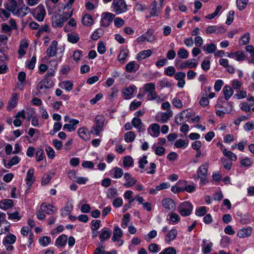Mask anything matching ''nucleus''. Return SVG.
Instances as JSON below:
<instances>
[{
    "mask_svg": "<svg viewBox=\"0 0 254 254\" xmlns=\"http://www.w3.org/2000/svg\"><path fill=\"white\" fill-rule=\"evenodd\" d=\"M111 7L113 11L117 14L125 13L128 10V5L125 0H113Z\"/></svg>",
    "mask_w": 254,
    "mask_h": 254,
    "instance_id": "obj_1",
    "label": "nucleus"
},
{
    "mask_svg": "<svg viewBox=\"0 0 254 254\" xmlns=\"http://www.w3.org/2000/svg\"><path fill=\"white\" fill-rule=\"evenodd\" d=\"M105 117L103 115H98L94 119V126L92 127L91 132L95 133L98 135L103 130L105 123Z\"/></svg>",
    "mask_w": 254,
    "mask_h": 254,
    "instance_id": "obj_2",
    "label": "nucleus"
},
{
    "mask_svg": "<svg viewBox=\"0 0 254 254\" xmlns=\"http://www.w3.org/2000/svg\"><path fill=\"white\" fill-rule=\"evenodd\" d=\"M193 206L189 201H185L181 204L178 207V211L182 216H189L192 210Z\"/></svg>",
    "mask_w": 254,
    "mask_h": 254,
    "instance_id": "obj_3",
    "label": "nucleus"
},
{
    "mask_svg": "<svg viewBox=\"0 0 254 254\" xmlns=\"http://www.w3.org/2000/svg\"><path fill=\"white\" fill-rule=\"evenodd\" d=\"M115 17V15L113 13L103 12L100 21L101 26L104 27L109 26Z\"/></svg>",
    "mask_w": 254,
    "mask_h": 254,
    "instance_id": "obj_4",
    "label": "nucleus"
},
{
    "mask_svg": "<svg viewBox=\"0 0 254 254\" xmlns=\"http://www.w3.org/2000/svg\"><path fill=\"white\" fill-rule=\"evenodd\" d=\"M53 85L54 82L53 80L48 76H46L38 84L37 89L38 90H41L44 89H49L53 87Z\"/></svg>",
    "mask_w": 254,
    "mask_h": 254,
    "instance_id": "obj_5",
    "label": "nucleus"
},
{
    "mask_svg": "<svg viewBox=\"0 0 254 254\" xmlns=\"http://www.w3.org/2000/svg\"><path fill=\"white\" fill-rule=\"evenodd\" d=\"M208 167V164L205 163L202 164L198 169V178L200 179L201 182H204L205 181L207 175Z\"/></svg>",
    "mask_w": 254,
    "mask_h": 254,
    "instance_id": "obj_6",
    "label": "nucleus"
},
{
    "mask_svg": "<svg viewBox=\"0 0 254 254\" xmlns=\"http://www.w3.org/2000/svg\"><path fill=\"white\" fill-rule=\"evenodd\" d=\"M35 18L39 21H42L46 15V10L43 5H38L34 11Z\"/></svg>",
    "mask_w": 254,
    "mask_h": 254,
    "instance_id": "obj_7",
    "label": "nucleus"
},
{
    "mask_svg": "<svg viewBox=\"0 0 254 254\" xmlns=\"http://www.w3.org/2000/svg\"><path fill=\"white\" fill-rule=\"evenodd\" d=\"M178 231L176 229H172L169 231L164 237L165 242L170 244V243L176 239L178 235Z\"/></svg>",
    "mask_w": 254,
    "mask_h": 254,
    "instance_id": "obj_8",
    "label": "nucleus"
},
{
    "mask_svg": "<svg viewBox=\"0 0 254 254\" xmlns=\"http://www.w3.org/2000/svg\"><path fill=\"white\" fill-rule=\"evenodd\" d=\"M123 235V233L122 230L118 226H116L113 231V236L112 238V240L114 242L120 241L121 242L120 246H121L123 244V241H120V239Z\"/></svg>",
    "mask_w": 254,
    "mask_h": 254,
    "instance_id": "obj_9",
    "label": "nucleus"
},
{
    "mask_svg": "<svg viewBox=\"0 0 254 254\" xmlns=\"http://www.w3.org/2000/svg\"><path fill=\"white\" fill-rule=\"evenodd\" d=\"M137 88L134 85H131L129 87L123 89L122 92L125 96V99H130L133 92Z\"/></svg>",
    "mask_w": 254,
    "mask_h": 254,
    "instance_id": "obj_10",
    "label": "nucleus"
},
{
    "mask_svg": "<svg viewBox=\"0 0 254 254\" xmlns=\"http://www.w3.org/2000/svg\"><path fill=\"white\" fill-rule=\"evenodd\" d=\"M149 134L153 137H158L160 134V126L157 124L151 125L148 128Z\"/></svg>",
    "mask_w": 254,
    "mask_h": 254,
    "instance_id": "obj_11",
    "label": "nucleus"
},
{
    "mask_svg": "<svg viewBox=\"0 0 254 254\" xmlns=\"http://www.w3.org/2000/svg\"><path fill=\"white\" fill-rule=\"evenodd\" d=\"M124 179L126 182L124 184V186L126 188H130L134 186L136 183V180L132 178L131 175L128 173H126L124 174Z\"/></svg>",
    "mask_w": 254,
    "mask_h": 254,
    "instance_id": "obj_12",
    "label": "nucleus"
},
{
    "mask_svg": "<svg viewBox=\"0 0 254 254\" xmlns=\"http://www.w3.org/2000/svg\"><path fill=\"white\" fill-rule=\"evenodd\" d=\"M57 46L58 42L56 40L53 41L47 50V55L48 57H54L56 55Z\"/></svg>",
    "mask_w": 254,
    "mask_h": 254,
    "instance_id": "obj_13",
    "label": "nucleus"
},
{
    "mask_svg": "<svg viewBox=\"0 0 254 254\" xmlns=\"http://www.w3.org/2000/svg\"><path fill=\"white\" fill-rule=\"evenodd\" d=\"M252 232V229L251 227L243 228L238 231L237 236L240 238H244L250 236Z\"/></svg>",
    "mask_w": 254,
    "mask_h": 254,
    "instance_id": "obj_14",
    "label": "nucleus"
},
{
    "mask_svg": "<svg viewBox=\"0 0 254 254\" xmlns=\"http://www.w3.org/2000/svg\"><path fill=\"white\" fill-rule=\"evenodd\" d=\"M78 134L79 137L84 140H88L90 139V135L88 130L85 127H81L78 129Z\"/></svg>",
    "mask_w": 254,
    "mask_h": 254,
    "instance_id": "obj_15",
    "label": "nucleus"
},
{
    "mask_svg": "<svg viewBox=\"0 0 254 254\" xmlns=\"http://www.w3.org/2000/svg\"><path fill=\"white\" fill-rule=\"evenodd\" d=\"M163 206L167 209L172 210L175 208V204L174 201L169 198L164 199L162 201Z\"/></svg>",
    "mask_w": 254,
    "mask_h": 254,
    "instance_id": "obj_16",
    "label": "nucleus"
},
{
    "mask_svg": "<svg viewBox=\"0 0 254 254\" xmlns=\"http://www.w3.org/2000/svg\"><path fill=\"white\" fill-rule=\"evenodd\" d=\"M69 124H64V129H68V131H71L75 129L76 125L79 123V121L75 119H71L69 121Z\"/></svg>",
    "mask_w": 254,
    "mask_h": 254,
    "instance_id": "obj_17",
    "label": "nucleus"
},
{
    "mask_svg": "<svg viewBox=\"0 0 254 254\" xmlns=\"http://www.w3.org/2000/svg\"><path fill=\"white\" fill-rule=\"evenodd\" d=\"M34 170L33 169H30L27 173L25 180L29 187H30L34 182L35 178L34 177Z\"/></svg>",
    "mask_w": 254,
    "mask_h": 254,
    "instance_id": "obj_18",
    "label": "nucleus"
},
{
    "mask_svg": "<svg viewBox=\"0 0 254 254\" xmlns=\"http://www.w3.org/2000/svg\"><path fill=\"white\" fill-rule=\"evenodd\" d=\"M226 109L218 110L216 111V114L217 116L223 117L225 114H228L231 112L232 110V105L229 103H226Z\"/></svg>",
    "mask_w": 254,
    "mask_h": 254,
    "instance_id": "obj_19",
    "label": "nucleus"
},
{
    "mask_svg": "<svg viewBox=\"0 0 254 254\" xmlns=\"http://www.w3.org/2000/svg\"><path fill=\"white\" fill-rule=\"evenodd\" d=\"M151 54L152 51L150 50H143L137 55L136 59L138 61H140L149 57Z\"/></svg>",
    "mask_w": 254,
    "mask_h": 254,
    "instance_id": "obj_20",
    "label": "nucleus"
},
{
    "mask_svg": "<svg viewBox=\"0 0 254 254\" xmlns=\"http://www.w3.org/2000/svg\"><path fill=\"white\" fill-rule=\"evenodd\" d=\"M138 68L139 65L135 61H131L128 63L126 66V70L128 72L135 71Z\"/></svg>",
    "mask_w": 254,
    "mask_h": 254,
    "instance_id": "obj_21",
    "label": "nucleus"
},
{
    "mask_svg": "<svg viewBox=\"0 0 254 254\" xmlns=\"http://www.w3.org/2000/svg\"><path fill=\"white\" fill-rule=\"evenodd\" d=\"M53 207L51 204L43 203L41 205L40 209L43 212L48 214H51L54 212V210L53 209Z\"/></svg>",
    "mask_w": 254,
    "mask_h": 254,
    "instance_id": "obj_22",
    "label": "nucleus"
},
{
    "mask_svg": "<svg viewBox=\"0 0 254 254\" xmlns=\"http://www.w3.org/2000/svg\"><path fill=\"white\" fill-rule=\"evenodd\" d=\"M82 24L86 26H90L93 23V19L90 14L84 15L82 18Z\"/></svg>",
    "mask_w": 254,
    "mask_h": 254,
    "instance_id": "obj_23",
    "label": "nucleus"
},
{
    "mask_svg": "<svg viewBox=\"0 0 254 254\" xmlns=\"http://www.w3.org/2000/svg\"><path fill=\"white\" fill-rule=\"evenodd\" d=\"M16 240V237L13 234L6 236L2 241V244L5 245H11L14 244Z\"/></svg>",
    "mask_w": 254,
    "mask_h": 254,
    "instance_id": "obj_24",
    "label": "nucleus"
},
{
    "mask_svg": "<svg viewBox=\"0 0 254 254\" xmlns=\"http://www.w3.org/2000/svg\"><path fill=\"white\" fill-rule=\"evenodd\" d=\"M173 116L172 111H166L161 114L159 122L162 123H165Z\"/></svg>",
    "mask_w": 254,
    "mask_h": 254,
    "instance_id": "obj_25",
    "label": "nucleus"
},
{
    "mask_svg": "<svg viewBox=\"0 0 254 254\" xmlns=\"http://www.w3.org/2000/svg\"><path fill=\"white\" fill-rule=\"evenodd\" d=\"M13 205V203L11 199H4L0 202V208L6 210L11 208Z\"/></svg>",
    "mask_w": 254,
    "mask_h": 254,
    "instance_id": "obj_26",
    "label": "nucleus"
},
{
    "mask_svg": "<svg viewBox=\"0 0 254 254\" xmlns=\"http://www.w3.org/2000/svg\"><path fill=\"white\" fill-rule=\"evenodd\" d=\"M19 161V158L16 156H13L8 163H6L5 160H3L4 167L8 169H9L12 166L17 164Z\"/></svg>",
    "mask_w": 254,
    "mask_h": 254,
    "instance_id": "obj_27",
    "label": "nucleus"
},
{
    "mask_svg": "<svg viewBox=\"0 0 254 254\" xmlns=\"http://www.w3.org/2000/svg\"><path fill=\"white\" fill-rule=\"evenodd\" d=\"M73 209V205L71 203H67L64 208L61 210V215L63 217H65L69 215L71 211Z\"/></svg>",
    "mask_w": 254,
    "mask_h": 254,
    "instance_id": "obj_28",
    "label": "nucleus"
},
{
    "mask_svg": "<svg viewBox=\"0 0 254 254\" xmlns=\"http://www.w3.org/2000/svg\"><path fill=\"white\" fill-rule=\"evenodd\" d=\"M17 95L16 94H13L12 98L9 101L7 109L9 110L15 108L17 105Z\"/></svg>",
    "mask_w": 254,
    "mask_h": 254,
    "instance_id": "obj_29",
    "label": "nucleus"
},
{
    "mask_svg": "<svg viewBox=\"0 0 254 254\" xmlns=\"http://www.w3.org/2000/svg\"><path fill=\"white\" fill-rule=\"evenodd\" d=\"M111 236V231L110 230H102L101 231L99 238L101 242H104L105 240L109 239Z\"/></svg>",
    "mask_w": 254,
    "mask_h": 254,
    "instance_id": "obj_30",
    "label": "nucleus"
},
{
    "mask_svg": "<svg viewBox=\"0 0 254 254\" xmlns=\"http://www.w3.org/2000/svg\"><path fill=\"white\" fill-rule=\"evenodd\" d=\"M67 241V236L65 235H62L56 240L55 245L57 246H64Z\"/></svg>",
    "mask_w": 254,
    "mask_h": 254,
    "instance_id": "obj_31",
    "label": "nucleus"
},
{
    "mask_svg": "<svg viewBox=\"0 0 254 254\" xmlns=\"http://www.w3.org/2000/svg\"><path fill=\"white\" fill-rule=\"evenodd\" d=\"M202 251L204 254H208L211 252L212 243L206 240H203Z\"/></svg>",
    "mask_w": 254,
    "mask_h": 254,
    "instance_id": "obj_32",
    "label": "nucleus"
},
{
    "mask_svg": "<svg viewBox=\"0 0 254 254\" xmlns=\"http://www.w3.org/2000/svg\"><path fill=\"white\" fill-rule=\"evenodd\" d=\"M17 6V2L15 0H10L9 3L6 6V9L8 11H11L13 14H17L15 13Z\"/></svg>",
    "mask_w": 254,
    "mask_h": 254,
    "instance_id": "obj_33",
    "label": "nucleus"
},
{
    "mask_svg": "<svg viewBox=\"0 0 254 254\" xmlns=\"http://www.w3.org/2000/svg\"><path fill=\"white\" fill-rule=\"evenodd\" d=\"M133 165V160L130 156H127L124 158L123 166L124 168H128Z\"/></svg>",
    "mask_w": 254,
    "mask_h": 254,
    "instance_id": "obj_34",
    "label": "nucleus"
},
{
    "mask_svg": "<svg viewBox=\"0 0 254 254\" xmlns=\"http://www.w3.org/2000/svg\"><path fill=\"white\" fill-rule=\"evenodd\" d=\"M223 91L226 100H228L234 93L232 88L228 86H225L223 88Z\"/></svg>",
    "mask_w": 254,
    "mask_h": 254,
    "instance_id": "obj_35",
    "label": "nucleus"
},
{
    "mask_svg": "<svg viewBox=\"0 0 254 254\" xmlns=\"http://www.w3.org/2000/svg\"><path fill=\"white\" fill-rule=\"evenodd\" d=\"M63 24L60 19V15H55L52 17V25L54 27H62Z\"/></svg>",
    "mask_w": 254,
    "mask_h": 254,
    "instance_id": "obj_36",
    "label": "nucleus"
},
{
    "mask_svg": "<svg viewBox=\"0 0 254 254\" xmlns=\"http://www.w3.org/2000/svg\"><path fill=\"white\" fill-rule=\"evenodd\" d=\"M135 136L133 131H129L125 133V140L127 142H131L134 140Z\"/></svg>",
    "mask_w": 254,
    "mask_h": 254,
    "instance_id": "obj_37",
    "label": "nucleus"
},
{
    "mask_svg": "<svg viewBox=\"0 0 254 254\" xmlns=\"http://www.w3.org/2000/svg\"><path fill=\"white\" fill-rule=\"evenodd\" d=\"M216 45L214 43H210L209 44H207L204 45L202 47V50L203 51H206L207 53H213L216 50Z\"/></svg>",
    "mask_w": 254,
    "mask_h": 254,
    "instance_id": "obj_38",
    "label": "nucleus"
},
{
    "mask_svg": "<svg viewBox=\"0 0 254 254\" xmlns=\"http://www.w3.org/2000/svg\"><path fill=\"white\" fill-rule=\"evenodd\" d=\"M250 40V34L249 33H246L241 38L239 44L242 45H246L249 44Z\"/></svg>",
    "mask_w": 254,
    "mask_h": 254,
    "instance_id": "obj_39",
    "label": "nucleus"
},
{
    "mask_svg": "<svg viewBox=\"0 0 254 254\" xmlns=\"http://www.w3.org/2000/svg\"><path fill=\"white\" fill-rule=\"evenodd\" d=\"M146 41L151 42L155 40V36L153 35V30L149 29L146 33L143 34Z\"/></svg>",
    "mask_w": 254,
    "mask_h": 254,
    "instance_id": "obj_40",
    "label": "nucleus"
},
{
    "mask_svg": "<svg viewBox=\"0 0 254 254\" xmlns=\"http://www.w3.org/2000/svg\"><path fill=\"white\" fill-rule=\"evenodd\" d=\"M151 9L150 12V16H146L147 18L150 17L152 16H158L159 13V11L157 10V2L154 1L151 5Z\"/></svg>",
    "mask_w": 254,
    "mask_h": 254,
    "instance_id": "obj_41",
    "label": "nucleus"
},
{
    "mask_svg": "<svg viewBox=\"0 0 254 254\" xmlns=\"http://www.w3.org/2000/svg\"><path fill=\"white\" fill-rule=\"evenodd\" d=\"M103 29L102 28H98L92 34L91 38L93 40H97L103 35Z\"/></svg>",
    "mask_w": 254,
    "mask_h": 254,
    "instance_id": "obj_42",
    "label": "nucleus"
},
{
    "mask_svg": "<svg viewBox=\"0 0 254 254\" xmlns=\"http://www.w3.org/2000/svg\"><path fill=\"white\" fill-rule=\"evenodd\" d=\"M188 141H185L182 139H178L175 143V146L177 148H185L188 146Z\"/></svg>",
    "mask_w": 254,
    "mask_h": 254,
    "instance_id": "obj_43",
    "label": "nucleus"
},
{
    "mask_svg": "<svg viewBox=\"0 0 254 254\" xmlns=\"http://www.w3.org/2000/svg\"><path fill=\"white\" fill-rule=\"evenodd\" d=\"M132 125L138 129V131H141L142 122L140 119L134 118L132 120Z\"/></svg>",
    "mask_w": 254,
    "mask_h": 254,
    "instance_id": "obj_44",
    "label": "nucleus"
},
{
    "mask_svg": "<svg viewBox=\"0 0 254 254\" xmlns=\"http://www.w3.org/2000/svg\"><path fill=\"white\" fill-rule=\"evenodd\" d=\"M178 56L182 59H186L189 57V53L184 48H181L178 52Z\"/></svg>",
    "mask_w": 254,
    "mask_h": 254,
    "instance_id": "obj_45",
    "label": "nucleus"
},
{
    "mask_svg": "<svg viewBox=\"0 0 254 254\" xmlns=\"http://www.w3.org/2000/svg\"><path fill=\"white\" fill-rule=\"evenodd\" d=\"M188 67L189 68H194L189 60L184 62L179 66V68L180 69H185Z\"/></svg>",
    "mask_w": 254,
    "mask_h": 254,
    "instance_id": "obj_46",
    "label": "nucleus"
},
{
    "mask_svg": "<svg viewBox=\"0 0 254 254\" xmlns=\"http://www.w3.org/2000/svg\"><path fill=\"white\" fill-rule=\"evenodd\" d=\"M51 241L50 237L44 236L41 237L39 240V242L41 245L46 247L47 246Z\"/></svg>",
    "mask_w": 254,
    "mask_h": 254,
    "instance_id": "obj_47",
    "label": "nucleus"
},
{
    "mask_svg": "<svg viewBox=\"0 0 254 254\" xmlns=\"http://www.w3.org/2000/svg\"><path fill=\"white\" fill-rule=\"evenodd\" d=\"M128 54V51L127 50H123L120 52V53L118 56V60L120 62H124L127 57Z\"/></svg>",
    "mask_w": 254,
    "mask_h": 254,
    "instance_id": "obj_48",
    "label": "nucleus"
},
{
    "mask_svg": "<svg viewBox=\"0 0 254 254\" xmlns=\"http://www.w3.org/2000/svg\"><path fill=\"white\" fill-rule=\"evenodd\" d=\"M115 171L114 178L116 179L121 178L124 175L123 170L122 169L116 167L114 168Z\"/></svg>",
    "mask_w": 254,
    "mask_h": 254,
    "instance_id": "obj_49",
    "label": "nucleus"
},
{
    "mask_svg": "<svg viewBox=\"0 0 254 254\" xmlns=\"http://www.w3.org/2000/svg\"><path fill=\"white\" fill-rule=\"evenodd\" d=\"M245 57L246 56L243 52L237 51L234 53V59L238 61H244Z\"/></svg>",
    "mask_w": 254,
    "mask_h": 254,
    "instance_id": "obj_50",
    "label": "nucleus"
},
{
    "mask_svg": "<svg viewBox=\"0 0 254 254\" xmlns=\"http://www.w3.org/2000/svg\"><path fill=\"white\" fill-rule=\"evenodd\" d=\"M67 37L68 41L73 44L77 43L79 40V36L77 34H68Z\"/></svg>",
    "mask_w": 254,
    "mask_h": 254,
    "instance_id": "obj_51",
    "label": "nucleus"
},
{
    "mask_svg": "<svg viewBox=\"0 0 254 254\" xmlns=\"http://www.w3.org/2000/svg\"><path fill=\"white\" fill-rule=\"evenodd\" d=\"M249 0H237V5L238 8L242 10L247 6Z\"/></svg>",
    "mask_w": 254,
    "mask_h": 254,
    "instance_id": "obj_52",
    "label": "nucleus"
},
{
    "mask_svg": "<svg viewBox=\"0 0 254 254\" xmlns=\"http://www.w3.org/2000/svg\"><path fill=\"white\" fill-rule=\"evenodd\" d=\"M144 89L146 92L153 91L155 90V85L152 82L146 83L144 86Z\"/></svg>",
    "mask_w": 254,
    "mask_h": 254,
    "instance_id": "obj_53",
    "label": "nucleus"
},
{
    "mask_svg": "<svg viewBox=\"0 0 254 254\" xmlns=\"http://www.w3.org/2000/svg\"><path fill=\"white\" fill-rule=\"evenodd\" d=\"M130 220V215L129 213L126 214L123 218V221L122 223V227L123 228H126L127 226V224Z\"/></svg>",
    "mask_w": 254,
    "mask_h": 254,
    "instance_id": "obj_54",
    "label": "nucleus"
},
{
    "mask_svg": "<svg viewBox=\"0 0 254 254\" xmlns=\"http://www.w3.org/2000/svg\"><path fill=\"white\" fill-rule=\"evenodd\" d=\"M240 164L242 166L250 167L253 164V162L250 158L246 157L241 161Z\"/></svg>",
    "mask_w": 254,
    "mask_h": 254,
    "instance_id": "obj_55",
    "label": "nucleus"
},
{
    "mask_svg": "<svg viewBox=\"0 0 254 254\" xmlns=\"http://www.w3.org/2000/svg\"><path fill=\"white\" fill-rule=\"evenodd\" d=\"M147 157L146 155H144L141 158H140L138 161L139 167L140 169H144L145 165L148 163L147 160Z\"/></svg>",
    "mask_w": 254,
    "mask_h": 254,
    "instance_id": "obj_56",
    "label": "nucleus"
},
{
    "mask_svg": "<svg viewBox=\"0 0 254 254\" xmlns=\"http://www.w3.org/2000/svg\"><path fill=\"white\" fill-rule=\"evenodd\" d=\"M36 61V56H33L31 58L30 61H27L26 62L27 67L29 69H33L35 67Z\"/></svg>",
    "mask_w": 254,
    "mask_h": 254,
    "instance_id": "obj_57",
    "label": "nucleus"
},
{
    "mask_svg": "<svg viewBox=\"0 0 254 254\" xmlns=\"http://www.w3.org/2000/svg\"><path fill=\"white\" fill-rule=\"evenodd\" d=\"M176 69L174 66H168L164 71V73L166 75L172 76L175 73Z\"/></svg>",
    "mask_w": 254,
    "mask_h": 254,
    "instance_id": "obj_58",
    "label": "nucleus"
},
{
    "mask_svg": "<svg viewBox=\"0 0 254 254\" xmlns=\"http://www.w3.org/2000/svg\"><path fill=\"white\" fill-rule=\"evenodd\" d=\"M36 156L37 157L36 160L38 162L43 160L44 157L43 150L40 148H38L36 152Z\"/></svg>",
    "mask_w": 254,
    "mask_h": 254,
    "instance_id": "obj_59",
    "label": "nucleus"
},
{
    "mask_svg": "<svg viewBox=\"0 0 254 254\" xmlns=\"http://www.w3.org/2000/svg\"><path fill=\"white\" fill-rule=\"evenodd\" d=\"M114 19V24L117 27L120 28L125 24L124 20L121 17H115Z\"/></svg>",
    "mask_w": 254,
    "mask_h": 254,
    "instance_id": "obj_60",
    "label": "nucleus"
},
{
    "mask_svg": "<svg viewBox=\"0 0 254 254\" xmlns=\"http://www.w3.org/2000/svg\"><path fill=\"white\" fill-rule=\"evenodd\" d=\"M46 151L47 152V154L48 157L50 159H53L55 157V151L50 146H47L46 147Z\"/></svg>",
    "mask_w": 254,
    "mask_h": 254,
    "instance_id": "obj_61",
    "label": "nucleus"
},
{
    "mask_svg": "<svg viewBox=\"0 0 254 254\" xmlns=\"http://www.w3.org/2000/svg\"><path fill=\"white\" fill-rule=\"evenodd\" d=\"M7 214H8L9 219L19 220L21 218V216L19 215V213L17 211L14 212L12 213H7Z\"/></svg>",
    "mask_w": 254,
    "mask_h": 254,
    "instance_id": "obj_62",
    "label": "nucleus"
},
{
    "mask_svg": "<svg viewBox=\"0 0 254 254\" xmlns=\"http://www.w3.org/2000/svg\"><path fill=\"white\" fill-rule=\"evenodd\" d=\"M206 208L205 206L200 207L197 209H196L195 211V214L198 216H202L206 214Z\"/></svg>",
    "mask_w": 254,
    "mask_h": 254,
    "instance_id": "obj_63",
    "label": "nucleus"
},
{
    "mask_svg": "<svg viewBox=\"0 0 254 254\" xmlns=\"http://www.w3.org/2000/svg\"><path fill=\"white\" fill-rule=\"evenodd\" d=\"M160 254H176V251L173 247H168L161 252Z\"/></svg>",
    "mask_w": 254,
    "mask_h": 254,
    "instance_id": "obj_64",
    "label": "nucleus"
}]
</instances>
